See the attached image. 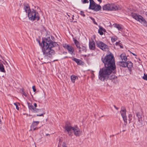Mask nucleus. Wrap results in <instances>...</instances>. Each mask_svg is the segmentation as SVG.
Returning <instances> with one entry per match:
<instances>
[{"label":"nucleus","instance_id":"f257e3e1","mask_svg":"<svg viewBox=\"0 0 147 147\" xmlns=\"http://www.w3.org/2000/svg\"><path fill=\"white\" fill-rule=\"evenodd\" d=\"M43 47L42 50L43 55L47 59H49L52 57L55 54V51L52 49L55 47L58 46V45L55 42H53L51 40L50 37L45 38L42 41Z\"/></svg>","mask_w":147,"mask_h":147},{"label":"nucleus","instance_id":"f03ea898","mask_svg":"<svg viewBox=\"0 0 147 147\" xmlns=\"http://www.w3.org/2000/svg\"><path fill=\"white\" fill-rule=\"evenodd\" d=\"M105 67L100 69L99 71L98 78L102 81L107 80L108 76L113 72H114L116 67H112L109 66H105Z\"/></svg>","mask_w":147,"mask_h":147},{"label":"nucleus","instance_id":"7ed1b4c3","mask_svg":"<svg viewBox=\"0 0 147 147\" xmlns=\"http://www.w3.org/2000/svg\"><path fill=\"white\" fill-rule=\"evenodd\" d=\"M23 5L24 9L26 12L28 13V16L30 20L33 21L39 20L40 17L37 12L34 9L31 11L29 5L27 3H24Z\"/></svg>","mask_w":147,"mask_h":147},{"label":"nucleus","instance_id":"20e7f679","mask_svg":"<svg viewBox=\"0 0 147 147\" xmlns=\"http://www.w3.org/2000/svg\"><path fill=\"white\" fill-rule=\"evenodd\" d=\"M65 128V130L67 131L69 136H72L73 132L76 136H79L81 134L80 129L77 125L72 127L68 122L66 123Z\"/></svg>","mask_w":147,"mask_h":147},{"label":"nucleus","instance_id":"39448f33","mask_svg":"<svg viewBox=\"0 0 147 147\" xmlns=\"http://www.w3.org/2000/svg\"><path fill=\"white\" fill-rule=\"evenodd\" d=\"M101 60L105 66L116 67L114 57L112 54L107 55L104 58L102 57Z\"/></svg>","mask_w":147,"mask_h":147},{"label":"nucleus","instance_id":"423d86ee","mask_svg":"<svg viewBox=\"0 0 147 147\" xmlns=\"http://www.w3.org/2000/svg\"><path fill=\"white\" fill-rule=\"evenodd\" d=\"M120 113L123 119V121L125 123V125L127 123V121H129V123L131 122H136V121L135 119V117L132 119V115L131 114H129L128 116V118H127L126 116V110L125 109L122 110L120 111Z\"/></svg>","mask_w":147,"mask_h":147},{"label":"nucleus","instance_id":"0eeeda50","mask_svg":"<svg viewBox=\"0 0 147 147\" xmlns=\"http://www.w3.org/2000/svg\"><path fill=\"white\" fill-rule=\"evenodd\" d=\"M117 64L122 67H127L130 72L131 71L132 69L133 68V63L129 61H119L118 62Z\"/></svg>","mask_w":147,"mask_h":147},{"label":"nucleus","instance_id":"6e6552de","mask_svg":"<svg viewBox=\"0 0 147 147\" xmlns=\"http://www.w3.org/2000/svg\"><path fill=\"white\" fill-rule=\"evenodd\" d=\"M133 18L141 22L144 26H147V22L144 18L140 15H137L136 13H132Z\"/></svg>","mask_w":147,"mask_h":147},{"label":"nucleus","instance_id":"1a4fd4ad","mask_svg":"<svg viewBox=\"0 0 147 147\" xmlns=\"http://www.w3.org/2000/svg\"><path fill=\"white\" fill-rule=\"evenodd\" d=\"M89 9L94 10L96 11H98L101 9V7L100 5L96 4L93 0H89Z\"/></svg>","mask_w":147,"mask_h":147},{"label":"nucleus","instance_id":"9d476101","mask_svg":"<svg viewBox=\"0 0 147 147\" xmlns=\"http://www.w3.org/2000/svg\"><path fill=\"white\" fill-rule=\"evenodd\" d=\"M110 11H115L121 9V7L119 5L114 4H109Z\"/></svg>","mask_w":147,"mask_h":147},{"label":"nucleus","instance_id":"9b49d317","mask_svg":"<svg viewBox=\"0 0 147 147\" xmlns=\"http://www.w3.org/2000/svg\"><path fill=\"white\" fill-rule=\"evenodd\" d=\"M136 114L138 119V121L137 122V125L138 126L141 127L142 125V118L140 113L137 112Z\"/></svg>","mask_w":147,"mask_h":147},{"label":"nucleus","instance_id":"f8f14e48","mask_svg":"<svg viewBox=\"0 0 147 147\" xmlns=\"http://www.w3.org/2000/svg\"><path fill=\"white\" fill-rule=\"evenodd\" d=\"M97 46L103 51H105L107 48L108 46L103 42L100 41L96 42Z\"/></svg>","mask_w":147,"mask_h":147},{"label":"nucleus","instance_id":"ddd939ff","mask_svg":"<svg viewBox=\"0 0 147 147\" xmlns=\"http://www.w3.org/2000/svg\"><path fill=\"white\" fill-rule=\"evenodd\" d=\"M63 47L65 49H67L69 53L72 54L74 51L73 48L71 46L68 45L64 44L63 45Z\"/></svg>","mask_w":147,"mask_h":147},{"label":"nucleus","instance_id":"4468645a","mask_svg":"<svg viewBox=\"0 0 147 147\" xmlns=\"http://www.w3.org/2000/svg\"><path fill=\"white\" fill-rule=\"evenodd\" d=\"M43 109H38L35 108L33 112L34 113H42L40 114H37V116H43V115L45 114V113H44L43 112Z\"/></svg>","mask_w":147,"mask_h":147},{"label":"nucleus","instance_id":"2eb2a0df","mask_svg":"<svg viewBox=\"0 0 147 147\" xmlns=\"http://www.w3.org/2000/svg\"><path fill=\"white\" fill-rule=\"evenodd\" d=\"M89 49L91 50H94L95 49V42L94 41H90L89 42Z\"/></svg>","mask_w":147,"mask_h":147},{"label":"nucleus","instance_id":"dca6fc26","mask_svg":"<svg viewBox=\"0 0 147 147\" xmlns=\"http://www.w3.org/2000/svg\"><path fill=\"white\" fill-rule=\"evenodd\" d=\"M73 61H75L78 65H83L84 64V63L81 60L75 58H73L72 59Z\"/></svg>","mask_w":147,"mask_h":147},{"label":"nucleus","instance_id":"f3484780","mask_svg":"<svg viewBox=\"0 0 147 147\" xmlns=\"http://www.w3.org/2000/svg\"><path fill=\"white\" fill-rule=\"evenodd\" d=\"M78 49H79V52L80 53L86 52V47L82 45H81Z\"/></svg>","mask_w":147,"mask_h":147},{"label":"nucleus","instance_id":"a211bd4d","mask_svg":"<svg viewBox=\"0 0 147 147\" xmlns=\"http://www.w3.org/2000/svg\"><path fill=\"white\" fill-rule=\"evenodd\" d=\"M117 77L115 75L113 74L111 76H108V79L114 82L115 80H117Z\"/></svg>","mask_w":147,"mask_h":147},{"label":"nucleus","instance_id":"6ab92c4d","mask_svg":"<svg viewBox=\"0 0 147 147\" xmlns=\"http://www.w3.org/2000/svg\"><path fill=\"white\" fill-rule=\"evenodd\" d=\"M120 57L121 58L122 61H127V58L125 54H122L120 56Z\"/></svg>","mask_w":147,"mask_h":147},{"label":"nucleus","instance_id":"aec40b11","mask_svg":"<svg viewBox=\"0 0 147 147\" xmlns=\"http://www.w3.org/2000/svg\"><path fill=\"white\" fill-rule=\"evenodd\" d=\"M27 104L29 109L31 110L33 112L34 110V109H35V108H34V106L30 103L28 102L27 103Z\"/></svg>","mask_w":147,"mask_h":147},{"label":"nucleus","instance_id":"412c9836","mask_svg":"<svg viewBox=\"0 0 147 147\" xmlns=\"http://www.w3.org/2000/svg\"><path fill=\"white\" fill-rule=\"evenodd\" d=\"M109 4L104 5L102 7L103 9L106 11H110Z\"/></svg>","mask_w":147,"mask_h":147},{"label":"nucleus","instance_id":"4be33fe9","mask_svg":"<svg viewBox=\"0 0 147 147\" xmlns=\"http://www.w3.org/2000/svg\"><path fill=\"white\" fill-rule=\"evenodd\" d=\"M105 31V29L103 28L102 27H100L99 29L98 30V32L100 35H102L103 34V33L102 31Z\"/></svg>","mask_w":147,"mask_h":147},{"label":"nucleus","instance_id":"5701e85b","mask_svg":"<svg viewBox=\"0 0 147 147\" xmlns=\"http://www.w3.org/2000/svg\"><path fill=\"white\" fill-rule=\"evenodd\" d=\"M75 44L76 47L77 48H79L80 46L81 45L80 42L76 39H74V40Z\"/></svg>","mask_w":147,"mask_h":147},{"label":"nucleus","instance_id":"b1692460","mask_svg":"<svg viewBox=\"0 0 147 147\" xmlns=\"http://www.w3.org/2000/svg\"><path fill=\"white\" fill-rule=\"evenodd\" d=\"M78 77L77 76H75L72 75L71 76V79L72 82L74 83L75 82V80L76 79H78Z\"/></svg>","mask_w":147,"mask_h":147},{"label":"nucleus","instance_id":"393cba45","mask_svg":"<svg viewBox=\"0 0 147 147\" xmlns=\"http://www.w3.org/2000/svg\"><path fill=\"white\" fill-rule=\"evenodd\" d=\"M39 122V121H33L32 124L31 126L32 127H36L38 124Z\"/></svg>","mask_w":147,"mask_h":147},{"label":"nucleus","instance_id":"a878e982","mask_svg":"<svg viewBox=\"0 0 147 147\" xmlns=\"http://www.w3.org/2000/svg\"><path fill=\"white\" fill-rule=\"evenodd\" d=\"M0 70L1 71L3 72H5L3 65L1 63H0Z\"/></svg>","mask_w":147,"mask_h":147},{"label":"nucleus","instance_id":"bb28decb","mask_svg":"<svg viewBox=\"0 0 147 147\" xmlns=\"http://www.w3.org/2000/svg\"><path fill=\"white\" fill-rule=\"evenodd\" d=\"M111 40L112 42H114L117 40V38L116 36H114L111 37Z\"/></svg>","mask_w":147,"mask_h":147},{"label":"nucleus","instance_id":"cd10ccee","mask_svg":"<svg viewBox=\"0 0 147 147\" xmlns=\"http://www.w3.org/2000/svg\"><path fill=\"white\" fill-rule=\"evenodd\" d=\"M21 93L23 95H24L25 97H27V95L24 92V89L23 88L22 89H21Z\"/></svg>","mask_w":147,"mask_h":147},{"label":"nucleus","instance_id":"c85d7f7f","mask_svg":"<svg viewBox=\"0 0 147 147\" xmlns=\"http://www.w3.org/2000/svg\"><path fill=\"white\" fill-rule=\"evenodd\" d=\"M38 129V128H37L36 127H32V126H31V129H30V130L32 131V129H33V130L34 131Z\"/></svg>","mask_w":147,"mask_h":147},{"label":"nucleus","instance_id":"c756f323","mask_svg":"<svg viewBox=\"0 0 147 147\" xmlns=\"http://www.w3.org/2000/svg\"><path fill=\"white\" fill-rule=\"evenodd\" d=\"M82 2L83 4L88 3L89 2L88 0H82Z\"/></svg>","mask_w":147,"mask_h":147},{"label":"nucleus","instance_id":"7c9ffc66","mask_svg":"<svg viewBox=\"0 0 147 147\" xmlns=\"http://www.w3.org/2000/svg\"><path fill=\"white\" fill-rule=\"evenodd\" d=\"M142 78L144 80H147V74H144V76Z\"/></svg>","mask_w":147,"mask_h":147},{"label":"nucleus","instance_id":"2f4dec72","mask_svg":"<svg viewBox=\"0 0 147 147\" xmlns=\"http://www.w3.org/2000/svg\"><path fill=\"white\" fill-rule=\"evenodd\" d=\"M90 18L92 20L94 23V24H96V25H97V23L95 21V20H94V18H92V17H90Z\"/></svg>","mask_w":147,"mask_h":147},{"label":"nucleus","instance_id":"473e14b6","mask_svg":"<svg viewBox=\"0 0 147 147\" xmlns=\"http://www.w3.org/2000/svg\"><path fill=\"white\" fill-rule=\"evenodd\" d=\"M14 104L16 106V108L17 109V110H19V107H18V105H17L16 103H14Z\"/></svg>","mask_w":147,"mask_h":147},{"label":"nucleus","instance_id":"72a5a7b5","mask_svg":"<svg viewBox=\"0 0 147 147\" xmlns=\"http://www.w3.org/2000/svg\"><path fill=\"white\" fill-rule=\"evenodd\" d=\"M80 14L83 17H85V15L84 14V12L83 11H81Z\"/></svg>","mask_w":147,"mask_h":147},{"label":"nucleus","instance_id":"f704fd0d","mask_svg":"<svg viewBox=\"0 0 147 147\" xmlns=\"http://www.w3.org/2000/svg\"><path fill=\"white\" fill-rule=\"evenodd\" d=\"M116 27L119 30L121 29V28L119 25H116Z\"/></svg>","mask_w":147,"mask_h":147},{"label":"nucleus","instance_id":"c9c22d12","mask_svg":"<svg viewBox=\"0 0 147 147\" xmlns=\"http://www.w3.org/2000/svg\"><path fill=\"white\" fill-rule=\"evenodd\" d=\"M32 89L33 90V91L34 92H35L36 91V89L35 87L34 86H32Z\"/></svg>","mask_w":147,"mask_h":147},{"label":"nucleus","instance_id":"e433bc0d","mask_svg":"<svg viewBox=\"0 0 147 147\" xmlns=\"http://www.w3.org/2000/svg\"><path fill=\"white\" fill-rule=\"evenodd\" d=\"M34 105L35 107V108H36V107H37V104L36 103H34Z\"/></svg>","mask_w":147,"mask_h":147},{"label":"nucleus","instance_id":"4c0bfd02","mask_svg":"<svg viewBox=\"0 0 147 147\" xmlns=\"http://www.w3.org/2000/svg\"><path fill=\"white\" fill-rule=\"evenodd\" d=\"M114 107L117 110H118V108L117 107L115 106L114 105Z\"/></svg>","mask_w":147,"mask_h":147},{"label":"nucleus","instance_id":"58836bf2","mask_svg":"<svg viewBox=\"0 0 147 147\" xmlns=\"http://www.w3.org/2000/svg\"><path fill=\"white\" fill-rule=\"evenodd\" d=\"M119 44V42H116L115 44H116V45H118Z\"/></svg>","mask_w":147,"mask_h":147},{"label":"nucleus","instance_id":"ea45409f","mask_svg":"<svg viewBox=\"0 0 147 147\" xmlns=\"http://www.w3.org/2000/svg\"><path fill=\"white\" fill-rule=\"evenodd\" d=\"M100 3H101L102 2V0H97Z\"/></svg>","mask_w":147,"mask_h":147},{"label":"nucleus","instance_id":"a19ab883","mask_svg":"<svg viewBox=\"0 0 147 147\" xmlns=\"http://www.w3.org/2000/svg\"><path fill=\"white\" fill-rule=\"evenodd\" d=\"M131 53H132L133 55H134V56H136V55L134 53H132V52H131Z\"/></svg>","mask_w":147,"mask_h":147},{"label":"nucleus","instance_id":"79ce46f5","mask_svg":"<svg viewBox=\"0 0 147 147\" xmlns=\"http://www.w3.org/2000/svg\"><path fill=\"white\" fill-rule=\"evenodd\" d=\"M145 14L146 15V16H147V12H146Z\"/></svg>","mask_w":147,"mask_h":147},{"label":"nucleus","instance_id":"37998d69","mask_svg":"<svg viewBox=\"0 0 147 147\" xmlns=\"http://www.w3.org/2000/svg\"><path fill=\"white\" fill-rule=\"evenodd\" d=\"M74 15H73V17H72V19L73 20H74Z\"/></svg>","mask_w":147,"mask_h":147},{"label":"nucleus","instance_id":"c03bdc74","mask_svg":"<svg viewBox=\"0 0 147 147\" xmlns=\"http://www.w3.org/2000/svg\"><path fill=\"white\" fill-rule=\"evenodd\" d=\"M49 134H46V136H49Z\"/></svg>","mask_w":147,"mask_h":147},{"label":"nucleus","instance_id":"a18cd8bd","mask_svg":"<svg viewBox=\"0 0 147 147\" xmlns=\"http://www.w3.org/2000/svg\"><path fill=\"white\" fill-rule=\"evenodd\" d=\"M120 47H121V48H123V46H120Z\"/></svg>","mask_w":147,"mask_h":147},{"label":"nucleus","instance_id":"49530a36","mask_svg":"<svg viewBox=\"0 0 147 147\" xmlns=\"http://www.w3.org/2000/svg\"><path fill=\"white\" fill-rule=\"evenodd\" d=\"M125 131V130H123V131Z\"/></svg>","mask_w":147,"mask_h":147},{"label":"nucleus","instance_id":"de8ad7c7","mask_svg":"<svg viewBox=\"0 0 147 147\" xmlns=\"http://www.w3.org/2000/svg\"><path fill=\"white\" fill-rule=\"evenodd\" d=\"M57 61V60H54V61Z\"/></svg>","mask_w":147,"mask_h":147},{"label":"nucleus","instance_id":"09e8293b","mask_svg":"<svg viewBox=\"0 0 147 147\" xmlns=\"http://www.w3.org/2000/svg\"><path fill=\"white\" fill-rule=\"evenodd\" d=\"M30 116V115H29V116Z\"/></svg>","mask_w":147,"mask_h":147},{"label":"nucleus","instance_id":"8fccbe9b","mask_svg":"<svg viewBox=\"0 0 147 147\" xmlns=\"http://www.w3.org/2000/svg\"><path fill=\"white\" fill-rule=\"evenodd\" d=\"M39 43H40V41H39ZM39 44H40V43H39Z\"/></svg>","mask_w":147,"mask_h":147}]
</instances>
